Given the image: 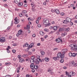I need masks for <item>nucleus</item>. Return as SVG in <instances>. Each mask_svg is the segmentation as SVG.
Returning <instances> with one entry per match:
<instances>
[{
    "label": "nucleus",
    "instance_id": "obj_50",
    "mask_svg": "<svg viewBox=\"0 0 77 77\" xmlns=\"http://www.w3.org/2000/svg\"><path fill=\"white\" fill-rule=\"evenodd\" d=\"M70 24L71 26H72V25H73V23L72 22H70Z\"/></svg>",
    "mask_w": 77,
    "mask_h": 77
},
{
    "label": "nucleus",
    "instance_id": "obj_3",
    "mask_svg": "<svg viewBox=\"0 0 77 77\" xmlns=\"http://www.w3.org/2000/svg\"><path fill=\"white\" fill-rule=\"evenodd\" d=\"M70 47H71V49H72V48H74L75 51H77V46H76V44H72L70 45Z\"/></svg>",
    "mask_w": 77,
    "mask_h": 77
},
{
    "label": "nucleus",
    "instance_id": "obj_7",
    "mask_svg": "<svg viewBox=\"0 0 77 77\" xmlns=\"http://www.w3.org/2000/svg\"><path fill=\"white\" fill-rule=\"evenodd\" d=\"M6 41L5 38L2 37L0 38V42H4Z\"/></svg>",
    "mask_w": 77,
    "mask_h": 77
},
{
    "label": "nucleus",
    "instance_id": "obj_62",
    "mask_svg": "<svg viewBox=\"0 0 77 77\" xmlns=\"http://www.w3.org/2000/svg\"><path fill=\"white\" fill-rule=\"evenodd\" d=\"M58 48H55L54 49V51H55V50H58Z\"/></svg>",
    "mask_w": 77,
    "mask_h": 77
},
{
    "label": "nucleus",
    "instance_id": "obj_26",
    "mask_svg": "<svg viewBox=\"0 0 77 77\" xmlns=\"http://www.w3.org/2000/svg\"><path fill=\"white\" fill-rule=\"evenodd\" d=\"M25 61L24 60V59H20V62H24Z\"/></svg>",
    "mask_w": 77,
    "mask_h": 77
},
{
    "label": "nucleus",
    "instance_id": "obj_28",
    "mask_svg": "<svg viewBox=\"0 0 77 77\" xmlns=\"http://www.w3.org/2000/svg\"><path fill=\"white\" fill-rule=\"evenodd\" d=\"M33 62H34V60L31 59V60H30V62H31V63H33Z\"/></svg>",
    "mask_w": 77,
    "mask_h": 77
},
{
    "label": "nucleus",
    "instance_id": "obj_47",
    "mask_svg": "<svg viewBox=\"0 0 77 77\" xmlns=\"http://www.w3.org/2000/svg\"><path fill=\"white\" fill-rule=\"evenodd\" d=\"M36 24H38V23H39V20H36Z\"/></svg>",
    "mask_w": 77,
    "mask_h": 77
},
{
    "label": "nucleus",
    "instance_id": "obj_23",
    "mask_svg": "<svg viewBox=\"0 0 77 77\" xmlns=\"http://www.w3.org/2000/svg\"><path fill=\"white\" fill-rule=\"evenodd\" d=\"M23 57H27V54H23L22 56Z\"/></svg>",
    "mask_w": 77,
    "mask_h": 77
},
{
    "label": "nucleus",
    "instance_id": "obj_25",
    "mask_svg": "<svg viewBox=\"0 0 77 77\" xmlns=\"http://www.w3.org/2000/svg\"><path fill=\"white\" fill-rule=\"evenodd\" d=\"M11 63L9 62V63H5V65H7V66H8V65H11Z\"/></svg>",
    "mask_w": 77,
    "mask_h": 77
},
{
    "label": "nucleus",
    "instance_id": "obj_54",
    "mask_svg": "<svg viewBox=\"0 0 77 77\" xmlns=\"http://www.w3.org/2000/svg\"><path fill=\"white\" fill-rule=\"evenodd\" d=\"M13 46H16L17 44L16 43H14L13 44Z\"/></svg>",
    "mask_w": 77,
    "mask_h": 77
},
{
    "label": "nucleus",
    "instance_id": "obj_2",
    "mask_svg": "<svg viewBox=\"0 0 77 77\" xmlns=\"http://www.w3.org/2000/svg\"><path fill=\"white\" fill-rule=\"evenodd\" d=\"M61 55L62 53H58L57 55V57H53V59L55 60V61H56L57 60H59L60 57L61 59H63V58H62V56H61Z\"/></svg>",
    "mask_w": 77,
    "mask_h": 77
},
{
    "label": "nucleus",
    "instance_id": "obj_27",
    "mask_svg": "<svg viewBox=\"0 0 77 77\" xmlns=\"http://www.w3.org/2000/svg\"><path fill=\"white\" fill-rule=\"evenodd\" d=\"M77 55V53L76 54L75 53H73L72 54V56H73V57H75V56Z\"/></svg>",
    "mask_w": 77,
    "mask_h": 77
},
{
    "label": "nucleus",
    "instance_id": "obj_35",
    "mask_svg": "<svg viewBox=\"0 0 77 77\" xmlns=\"http://www.w3.org/2000/svg\"><path fill=\"white\" fill-rule=\"evenodd\" d=\"M66 75H68H68H69V72H66Z\"/></svg>",
    "mask_w": 77,
    "mask_h": 77
},
{
    "label": "nucleus",
    "instance_id": "obj_44",
    "mask_svg": "<svg viewBox=\"0 0 77 77\" xmlns=\"http://www.w3.org/2000/svg\"><path fill=\"white\" fill-rule=\"evenodd\" d=\"M63 35L64 36H65V35H67V33L65 32L63 34Z\"/></svg>",
    "mask_w": 77,
    "mask_h": 77
},
{
    "label": "nucleus",
    "instance_id": "obj_4",
    "mask_svg": "<svg viewBox=\"0 0 77 77\" xmlns=\"http://www.w3.org/2000/svg\"><path fill=\"white\" fill-rule=\"evenodd\" d=\"M70 65H71V66L72 67L75 66H77V63H75L74 61H70L69 63Z\"/></svg>",
    "mask_w": 77,
    "mask_h": 77
},
{
    "label": "nucleus",
    "instance_id": "obj_51",
    "mask_svg": "<svg viewBox=\"0 0 77 77\" xmlns=\"http://www.w3.org/2000/svg\"><path fill=\"white\" fill-rule=\"evenodd\" d=\"M12 51L13 53H15V51H16L15 50H12Z\"/></svg>",
    "mask_w": 77,
    "mask_h": 77
},
{
    "label": "nucleus",
    "instance_id": "obj_33",
    "mask_svg": "<svg viewBox=\"0 0 77 77\" xmlns=\"http://www.w3.org/2000/svg\"><path fill=\"white\" fill-rule=\"evenodd\" d=\"M32 12H35V11H36V10H35V9L34 8H32Z\"/></svg>",
    "mask_w": 77,
    "mask_h": 77
},
{
    "label": "nucleus",
    "instance_id": "obj_49",
    "mask_svg": "<svg viewBox=\"0 0 77 77\" xmlns=\"http://www.w3.org/2000/svg\"><path fill=\"white\" fill-rule=\"evenodd\" d=\"M31 5L32 7H33V6H35V4H31Z\"/></svg>",
    "mask_w": 77,
    "mask_h": 77
},
{
    "label": "nucleus",
    "instance_id": "obj_22",
    "mask_svg": "<svg viewBox=\"0 0 77 77\" xmlns=\"http://www.w3.org/2000/svg\"><path fill=\"white\" fill-rule=\"evenodd\" d=\"M34 68H35V69H38V66L37 65H34Z\"/></svg>",
    "mask_w": 77,
    "mask_h": 77
},
{
    "label": "nucleus",
    "instance_id": "obj_9",
    "mask_svg": "<svg viewBox=\"0 0 77 77\" xmlns=\"http://www.w3.org/2000/svg\"><path fill=\"white\" fill-rule=\"evenodd\" d=\"M22 32L23 31H22L21 30H19L18 32V34L16 35V36H18L19 35H21V34H22Z\"/></svg>",
    "mask_w": 77,
    "mask_h": 77
},
{
    "label": "nucleus",
    "instance_id": "obj_21",
    "mask_svg": "<svg viewBox=\"0 0 77 77\" xmlns=\"http://www.w3.org/2000/svg\"><path fill=\"white\" fill-rule=\"evenodd\" d=\"M40 53L42 55H44V54H45V52H44V51H41Z\"/></svg>",
    "mask_w": 77,
    "mask_h": 77
},
{
    "label": "nucleus",
    "instance_id": "obj_29",
    "mask_svg": "<svg viewBox=\"0 0 77 77\" xmlns=\"http://www.w3.org/2000/svg\"><path fill=\"white\" fill-rule=\"evenodd\" d=\"M69 56L70 57H71V56H72V53L71 52H70L69 53Z\"/></svg>",
    "mask_w": 77,
    "mask_h": 77
},
{
    "label": "nucleus",
    "instance_id": "obj_60",
    "mask_svg": "<svg viewBox=\"0 0 77 77\" xmlns=\"http://www.w3.org/2000/svg\"><path fill=\"white\" fill-rule=\"evenodd\" d=\"M4 6L5 7H6V6H8V5L6 4H4Z\"/></svg>",
    "mask_w": 77,
    "mask_h": 77
},
{
    "label": "nucleus",
    "instance_id": "obj_41",
    "mask_svg": "<svg viewBox=\"0 0 77 77\" xmlns=\"http://www.w3.org/2000/svg\"><path fill=\"white\" fill-rule=\"evenodd\" d=\"M60 15H61L62 16H63V15H64V13H61L60 14Z\"/></svg>",
    "mask_w": 77,
    "mask_h": 77
},
{
    "label": "nucleus",
    "instance_id": "obj_52",
    "mask_svg": "<svg viewBox=\"0 0 77 77\" xmlns=\"http://www.w3.org/2000/svg\"><path fill=\"white\" fill-rule=\"evenodd\" d=\"M63 22L64 24H66V22L65 20H64Z\"/></svg>",
    "mask_w": 77,
    "mask_h": 77
},
{
    "label": "nucleus",
    "instance_id": "obj_43",
    "mask_svg": "<svg viewBox=\"0 0 77 77\" xmlns=\"http://www.w3.org/2000/svg\"><path fill=\"white\" fill-rule=\"evenodd\" d=\"M19 17H22L23 16V14H20L19 15Z\"/></svg>",
    "mask_w": 77,
    "mask_h": 77
},
{
    "label": "nucleus",
    "instance_id": "obj_30",
    "mask_svg": "<svg viewBox=\"0 0 77 77\" xmlns=\"http://www.w3.org/2000/svg\"><path fill=\"white\" fill-rule=\"evenodd\" d=\"M69 30H70V29L69 28H67L66 29V32H69Z\"/></svg>",
    "mask_w": 77,
    "mask_h": 77
},
{
    "label": "nucleus",
    "instance_id": "obj_13",
    "mask_svg": "<svg viewBox=\"0 0 77 77\" xmlns=\"http://www.w3.org/2000/svg\"><path fill=\"white\" fill-rule=\"evenodd\" d=\"M53 29L54 30V31H56L57 30V26H54L53 27Z\"/></svg>",
    "mask_w": 77,
    "mask_h": 77
},
{
    "label": "nucleus",
    "instance_id": "obj_16",
    "mask_svg": "<svg viewBox=\"0 0 77 77\" xmlns=\"http://www.w3.org/2000/svg\"><path fill=\"white\" fill-rule=\"evenodd\" d=\"M23 47H29V45L28 43H26L25 45H23Z\"/></svg>",
    "mask_w": 77,
    "mask_h": 77
},
{
    "label": "nucleus",
    "instance_id": "obj_42",
    "mask_svg": "<svg viewBox=\"0 0 77 77\" xmlns=\"http://www.w3.org/2000/svg\"><path fill=\"white\" fill-rule=\"evenodd\" d=\"M6 49L7 50V53H10V51L9 50V49L7 48Z\"/></svg>",
    "mask_w": 77,
    "mask_h": 77
},
{
    "label": "nucleus",
    "instance_id": "obj_19",
    "mask_svg": "<svg viewBox=\"0 0 77 77\" xmlns=\"http://www.w3.org/2000/svg\"><path fill=\"white\" fill-rule=\"evenodd\" d=\"M18 4V6H21L23 5V3L22 2H19V3H17Z\"/></svg>",
    "mask_w": 77,
    "mask_h": 77
},
{
    "label": "nucleus",
    "instance_id": "obj_5",
    "mask_svg": "<svg viewBox=\"0 0 77 77\" xmlns=\"http://www.w3.org/2000/svg\"><path fill=\"white\" fill-rule=\"evenodd\" d=\"M67 51V49H63L62 51V52L63 53V54H61V58H63L64 57V54H65V52H66Z\"/></svg>",
    "mask_w": 77,
    "mask_h": 77
},
{
    "label": "nucleus",
    "instance_id": "obj_45",
    "mask_svg": "<svg viewBox=\"0 0 77 77\" xmlns=\"http://www.w3.org/2000/svg\"><path fill=\"white\" fill-rule=\"evenodd\" d=\"M41 17H39L37 18V20L39 21L41 20Z\"/></svg>",
    "mask_w": 77,
    "mask_h": 77
},
{
    "label": "nucleus",
    "instance_id": "obj_20",
    "mask_svg": "<svg viewBox=\"0 0 77 77\" xmlns=\"http://www.w3.org/2000/svg\"><path fill=\"white\" fill-rule=\"evenodd\" d=\"M45 60L46 62H48L49 61V58L46 57L45 58Z\"/></svg>",
    "mask_w": 77,
    "mask_h": 77
},
{
    "label": "nucleus",
    "instance_id": "obj_53",
    "mask_svg": "<svg viewBox=\"0 0 77 77\" xmlns=\"http://www.w3.org/2000/svg\"><path fill=\"white\" fill-rule=\"evenodd\" d=\"M41 25L40 24H38V27H41Z\"/></svg>",
    "mask_w": 77,
    "mask_h": 77
},
{
    "label": "nucleus",
    "instance_id": "obj_63",
    "mask_svg": "<svg viewBox=\"0 0 77 77\" xmlns=\"http://www.w3.org/2000/svg\"><path fill=\"white\" fill-rule=\"evenodd\" d=\"M53 27L52 26H50V27H49V29H53Z\"/></svg>",
    "mask_w": 77,
    "mask_h": 77
},
{
    "label": "nucleus",
    "instance_id": "obj_58",
    "mask_svg": "<svg viewBox=\"0 0 77 77\" xmlns=\"http://www.w3.org/2000/svg\"><path fill=\"white\" fill-rule=\"evenodd\" d=\"M51 12H55V11L53 10H51Z\"/></svg>",
    "mask_w": 77,
    "mask_h": 77
},
{
    "label": "nucleus",
    "instance_id": "obj_24",
    "mask_svg": "<svg viewBox=\"0 0 77 77\" xmlns=\"http://www.w3.org/2000/svg\"><path fill=\"white\" fill-rule=\"evenodd\" d=\"M55 12L56 13V14H59V11L58 10H56L55 11Z\"/></svg>",
    "mask_w": 77,
    "mask_h": 77
},
{
    "label": "nucleus",
    "instance_id": "obj_15",
    "mask_svg": "<svg viewBox=\"0 0 77 77\" xmlns=\"http://www.w3.org/2000/svg\"><path fill=\"white\" fill-rule=\"evenodd\" d=\"M34 65L33 64H32L30 65V67L31 69H33V68H34Z\"/></svg>",
    "mask_w": 77,
    "mask_h": 77
},
{
    "label": "nucleus",
    "instance_id": "obj_59",
    "mask_svg": "<svg viewBox=\"0 0 77 77\" xmlns=\"http://www.w3.org/2000/svg\"><path fill=\"white\" fill-rule=\"evenodd\" d=\"M13 23L14 22H13V21H12L11 23V26H12V25H13Z\"/></svg>",
    "mask_w": 77,
    "mask_h": 77
},
{
    "label": "nucleus",
    "instance_id": "obj_8",
    "mask_svg": "<svg viewBox=\"0 0 77 77\" xmlns=\"http://www.w3.org/2000/svg\"><path fill=\"white\" fill-rule=\"evenodd\" d=\"M14 23L16 24H18V23H19V20H18L17 17H16V18L14 19Z\"/></svg>",
    "mask_w": 77,
    "mask_h": 77
},
{
    "label": "nucleus",
    "instance_id": "obj_55",
    "mask_svg": "<svg viewBox=\"0 0 77 77\" xmlns=\"http://www.w3.org/2000/svg\"><path fill=\"white\" fill-rule=\"evenodd\" d=\"M26 77H29L30 76V75H28V74H27L26 75Z\"/></svg>",
    "mask_w": 77,
    "mask_h": 77
},
{
    "label": "nucleus",
    "instance_id": "obj_32",
    "mask_svg": "<svg viewBox=\"0 0 77 77\" xmlns=\"http://www.w3.org/2000/svg\"><path fill=\"white\" fill-rule=\"evenodd\" d=\"M23 14H26V13H27V11L25 10H23Z\"/></svg>",
    "mask_w": 77,
    "mask_h": 77
},
{
    "label": "nucleus",
    "instance_id": "obj_12",
    "mask_svg": "<svg viewBox=\"0 0 77 77\" xmlns=\"http://www.w3.org/2000/svg\"><path fill=\"white\" fill-rule=\"evenodd\" d=\"M61 41L62 42V40L60 38H58L56 39V42L58 43H59V42H60Z\"/></svg>",
    "mask_w": 77,
    "mask_h": 77
},
{
    "label": "nucleus",
    "instance_id": "obj_38",
    "mask_svg": "<svg viewBox=\"0 0 77 77\" xmlns=\"http://www.w3.org/2000/svg\"><path fill=\"white\" fill-rule=\"evenodd\" d=\"M32 72H35V70L34 69H32Z\"/></svg>",
    "mask_w": 77,
    "mask_h": 77
},
{
    "label": "nucleus",
    "instance_id": "obj_39",
    "mask_svg": "<svg viewBox=\"0 0 77 77\" xmlns=\"http://www.w3.org/2000/svg\"><path fill=\"white\" fill-rule=\"evenodd\" d=\"M44 30H45V32H48V29H46V28H45L44 29Z\"/></svg>",
    "mask_w": 77,
    "mask_h": 77
},
{
    "label": "nucleus",
    "instance_id": "obj_57",
    "mask_svg": "<svg viewBox=\"0 0 77 77\" xmlns=\"http://www.w3.org/2000/svg\"><path fill=\"white\" fill-rule=\"evenodd\" d=\"M32 36V37H35V34H33Z\"/></svg>",
    "mask_w": 77,
    "mask_h": 77
},
{
    "label": "nucleus",
    "instance_id": "obj_14",
    "mask_svg": "<svg viewBox=\"0 0 77 77\" xmlns=\"http://www.w3.org/2000/svg\"><path fill=\"white\" fill-rule=\"evenodd\" d=\"M14 2L18 4L20 2V0H14Z\"/></svg>",
    "mask_w": 77,
    "mask_h": 77
},
{
    "label": "nucleus",
    "instance_id": "obj_48",
    "mask_svg": "<svg viewBox=\"0 0 77 77\" xmlns=\"http://www.w3.org/2000/svg\"><path fill=\"white\" fill-rule=\"evenodd\" d=\"M66 68H67L65 66L63 67V69H66Z\"/></svg>",
    "mask_w": 77,
    "mask_h": 77
},
{
    "label": "nucleus",
    "instance_id": "obj_18",
    "mask_svg": "<svg viewBox=\"0 0 77 77\" xmlns=\"http://www.w3.org/2000/svg\"><path fill=\"white\" fill-rule=\"evenodd\" d=\"M34 45V44L33 43H31L29 46V47H30V48H32V47L33 45Z\"/></svg>",
    "mask_w": 77,
    "mask_h": 77
},
{
    "label": "nucleus",
    "instance_id": "obj_46",
    "mask_svg": "<svg viewBox=\"0 0 77 77\" xmlns=\"http://www.w3.org/2000/svg\"><path fill=\"white\" fill-rule=\"evenodd\" d=\"M62 28H60L59 29V32H62Z\"/></svg>",
    "mask_w": 77,
    "mask_h": 77
},
{
    "label": "nucleus",
    "instance_id": "obj_61",
    "mask_svg": "<svg viewBox=\"0 0 77 77\" xmlns=\"http://www.w3.org/2000/svg\"><path fill=\"white\" fill-rule=\"evenodd\" d=\"M10 28H11V27H8V28H7V29H8V30H10Z\"/></svg>",
    "mask_w": 77,
    "mask_h": 77
},
{
    "label": "nucleus",
    "instance_id": "obj_1",
    "mask_svg": "<svg viewBox=\"0 0 77 77\" xmlns=\"http://www.w3.org/2000/svg\"><path fill=\"white\" fill-rule=\"evenodd\" d=\"M49 23L48 20L46 19H44L43 20V23L45 25V27L50 26L51 25V23Z\"/></svg>",
    "mask_w": 77,
    "mask_h": 77
},
{
    "label": "nucleus",
    "instance_id": "obj_11",
    "mask_svg": "<svg viewBox=\"0 0 77 77\" xmlns=\"http://www.w3.org/2000/svg\"><path fill=\"white\" fill-rule=\"evenodd\" d=\"M38 60H39V62H42V60H41V59L39 58H38L37 60H36V63L37 64H38L39 63V61Z\"/></svg>",
    "mask_w": 77,
    "mask_h": 77
},
{
    "label": "nucleus",
    "instance_id": "obj_34",
    "mask_svg": "<svg viewBox=\"0 0 77 77\" xmlns=\"http://www.w3.org/2000/svg\"><path fill=\"white\" fill-rule=\"evenodd\" d=\"M5 77H11V75H6L5 76Z\"/></svg>",
    "mask_w": 77,
    "mask_h": 77
},
{
    "label": "nucleus",
    "instance_id": "obj_36",
    "mask_svg": "<svg viewBox=\"0 0 77 77\" xmlns=\"http://www.w3.org/2000/svg\"><path fill=\"white\" fill-rule=\"evenodd\" d=\"M31 59H33V60H34V59H35V57L33 56L31 57Z\"/></svg>",
    "mask_w": 77,
    "mask_h": 77
},
{
    "label": "nucleus",
    "instance_id": "obj_40",
    "mask_svg": "<svg viewBox=\"0 0 77 77\" xmlns=\"http://www.w3.org/2000/svg\"><path fill=\"white\" fill-rule=\"evenodd\" d=\"M21 57V55H18L17 56V57L19 58V59H20Z\"/></svg>",
    "mask_w": 77,
    "mask_h": 77
},
{
    "label": "nucleus",
    "instance_id": "obj_6",
    "mask_svg": "<svg viewBox=\"0 0 77 77\" xmlns=\"http://www.w3.org/2000/svg\"><path fill=\"white\" fill-rule=\"evenodd\" d=\"M70 75H68V77H71L72 76H74L75 75V73L73 72H71L69 73Z\"/></svg>",
    "mask_w": 77,
    "mask_h": 77
},
{
    "label": "nucleus",
    "instance_id": "obj_56",
    "mask_svg": "<svg viewBox=\"0 0 77 77\" xmlns=\"http://www.w3.org/2000/svg\"><path fill=\"white\" fill-rule=\"evenodd\" d=\"M43 4L44 5H46V2H45L43 3Z\"/></svg>",
    "mask_w": 77,
    "mask_h": 77
},
{
    "label": "nucleus",
    "instance_id": "obj_10",
    "mask_svg": "<svg viewBox=\"0 0 77 77\" xmlns=\"http://www.w3.org/2000/svg\"><path fill=\"white\" fill-rule=\"evenodd\" d=\"M66 21L67 23H69V22H71V19L69 17H67L66 19Z\"/></svg>",
    "mask_w": 77,
    "mask_h": 77
},
{
    "label": "nucleus",
    "instance_id": "obj_64",
    "mask_svg": "<svg viewBox=\"0 0 77 77\" xmlns=\"http://www.w3.org/2000/svg\"><path fill=\"white\" fill-rule=\"evenodd\" d=\"M32 52H29V54H32Z\"/></svg>",
    "mask_w": 77,
    "mask_h": 77
},
{
    "label": "nucleus",
    "instance_id": "obj_37",
    "mask_svg": "<svg viewBox=\"0 0 77 77\" xmlns=\"http://www.w3.org/2000/svg\"><path fill=\"white\" fill-rule=\"evenodd\" d=\"M29 28H30V26L27 25V26H26V28L27 29H29Z\"/></svg>",
    "mask_w": 77,
    "mask_h": 77
},
{
    "label": "nucleus",
    "instance_id": "obj_17",
    "mask_svg": "<svg viewBox=\"0 0 77 77\" xmlns=\"http://www.w3.org/2000/svg\"><path fill=\"white\" fill-rule=\"evenodd\" d=\"M40 34L41 35H42V36H43L44 35V33L42 31H40Z\"/></svg>",
    "mask_w": 77,
    "mask_h": 77
},
{
    "label": "nucleus",
    "instance_id": "obj_31",
    "mask_svg": "<svg viewBox=\"0 0 77 77\" xmlns=\"http://www.w3.org/2000/svg\"><path fill=\"white\" fill-rule=\"evenodd\" d=\"M60 63H63V62H64V60H63V59H61L60 60Z\"/></svg>",
    "mask_w": 77,
    "mask_h": 77
}]
</instances>
